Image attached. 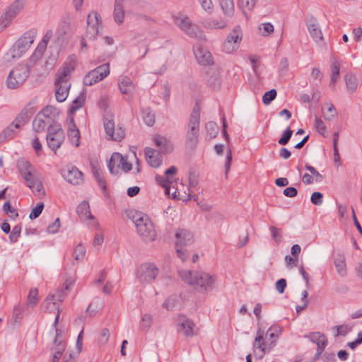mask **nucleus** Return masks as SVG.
<instances>
[{
	"mask_svg": "<svg viewBox=\"0 0 362 362\" xmlns=\"http://www.w3.org/2000/svg\"><path fill=\"white\" fill-rule=\"evenodd\" d=\"M132 219L136 229V233L146 243L153 242L156 239L157 233L155 226L148 215L135 211Z\"/></svg>",
	"mask_w": 362,
	"mask_h": 362,
	"instance_id": "obj_3",
	"label": "nucleus"
},
{
	"mask_svg": "<svg viewBox=\"0 0 362 362\" xmlns=\"http://www.w3.org/2000/svg\"><path fill=\"white\" fill-rule=\"evenodd\" d=\"M21 227L20 226H14L9 236L10 240L13 243L16 242L21 235Z\"/></svg>",
	"mask_w": 362,
	"mask_h": 362,
	"instance_id": "obj_63",
	"label": "nucleus"
},
{
	"mask_svg": "<svg viewBox=\"0 0 362 362\" xmlns=\"http://www.w3.org/2000/svg\"><path fill=\"white\" fill-rule=\"evenodd\" d=\"M31 108H23L13 122L0 133V144L13 139L32 115Z\"/></svg>",
	"mask_w": 362,
	"mask_h": 362,
	"instance_id": "obj_4",
	"label": "nucleus"
},
{
	"mask_svg": "<svg viewBox=\"0 0 362 362\" xmlns=\"http://www.w3.org/2000/svg\"><path fill=\"white\" fill-rule=\"evenodd\" d=\"M18 168L22 177L25 182L39 173L35 168L25 160H18Z\"/></svg>",
	"mask_w": 362,
	"mask_h": 362,
	"instance_id": "obj_25",
	"label": "nucleus"
},
{
	"mask_svg": "<svg viewBox=\"0 0 362 362\" xmlns=\"http://www.w3.org/2000/svg\"><path fill=\"white\" fill-rule=\"evenodd\" d=\"M102 307L103 303L99 299H95L88 305L87 312L90 315H95Z\"/></svg>",
	"mask_w": 362,
	"mask_h": 362,
	"instance_id": "obj_52",
	"label": "nucleus"
},
{
	"mask_svg": "<svg viewBox=\"0 0 362 362\" xmlns=\"http://www.w3.org/2000/svg\"><path fill=\"white\" fill-rule=\"evenodd\" d=\"M34 34L31 32L25 33L21 36L10 49V54L13 58L19 57L30 47L34 41Z\"/></svg>",
	"mask_w": 362,
	"mask_h": 362,
	"instance_id": "obj_12",
	"label": "nucleus"
},
{
	"mask_svg": "<svg viewBox=\"0 0 362 362\" xmlns=\"http://www.w3.org/2000/svg\"><path fill=\"white\" fill-rule=\"evenodd\" d=\"M332 75L331 80L329 83V86L332 88H334L335 86V83L339 78L340 73V66L338 62H334L332 63Z\"/></svg>",
	"mask_w": 362,
	"mask_h": 362,
	"instance_id": "obj_42",
	"label": "nucleus"
},
{
	"mask_svg": "<svg viewBox=\"0 0 362 362\" xmlns=\"http://www.w3.org/2000/svg\"><path fill=\"white\" fill-rule=\"evenodd\" d=\"M99 31L98 24H88L86 32V37L88 39H94Z\"/></svg>",
	"mask_w": 362,
	"mask_h": 362,
	"instance_id": "obj_50",
	"label": "nucleus"
},
{
	"mask_svg": "<svg viewBox=\"0 0 362 362\" xmlns=\"http://www.w3.org/2000/svg\"><path fill=\"white\" fill-rule=\"evenodd\" d=\"M92 171L100 187L104 190L106 188L105 181L103 176L100 168L97 163H92Z\"/></svg>",
	"mask_w": 362,
	"mask_h": 362,
	"instance_id": "obj_40",
	"label": "nucleus"
},
{
	"mask_svg": "<svg viewBox=\"0 0 362 362\" xmlns=\"http://www.w3.org/2000/svg\"><path fill=\"white\" fill-rule=\"evenodd\" d=\"M345 83L347 88L351 91H354L357 88V79L356 77L351 74H347L344 77Z\"/></svg>",
	"mask_w": 362,
	"mask_h": 362,
	"instance_id": "obj_47",
	"label": "nucleus"
},
{
	"mask_svg": "<svg viewBox=\"0 0 362 362\" xmlns=\"http://www.w3.org/2000/svg\"><path fill=\"white\" fill-rule=\"evenodd\" d=\"M305 169L308 170L314 177V180L316 182H321L322 180V175L313 166L310 165H305Z\"/></svg>",
	"mask_w": 362,
	"mask_h": 362,
	"instance_id": "obj_61",
	"label": "nucleus"
},
{
	"mask_svg": "<svg viewBox=\"0 0 362 362\" xmlns=\"http://www.w3.org/2000/svg\"><path fill=\"white\" fill-rule=\"evenodd\" d=\"M84 103V97L83 95H80L77 97L73 102L70 107V111L73 112L74 111L77 110L80 107H82V105Z\"/></svg>",
	"mask_w": 362,
	"mask_h": 362,
	"instance_id": "obj_57",
	"label": "nucleus"
},
{
	"mask_svg": "<svg viewBox=\"0 0 362 362\" xmlns=\"http://www.w3.org/2000/svg\"><path fill=\"white\" fill-rule=\"evenodd\" d=\"M118 88L122 94L132 95L136 90L133 81L128 76H123L118 79Z\"/></svg>",
	"mask_w": 362,
	"mask_h": 362,
	"instance_id": "obj_28",
	"label": "nucleus"
},
{
	"mask_svg": "<svg viewBox=\"0 0 362 362\" xmlns=\"http://www.w3.org/2000/svg\"><path fill=\"white\" fill-rule=\"evenodd\" d=\"M293 134V131L288 127L283 133L282 136L278 141L280 145H286L290 140Z\"/></svg>",
	"mask_w": 362,
	"mask_h": 362,
	"instance_id": "obj_55",
	"label": "nucleus"
},
{
	"mask_svg": "<svg viewBox=\"0 0 362 362\" xmlns=\"http://www.w3.org/2000/svg\"><path fill=\"white\" fill-rule=\"evenodd\" d=\"M43 209H44V204L43 203L38 204L36 206H35L32 209V211L30 214V216H29L30 218V219L37 218L42 213Z\"/></svg>",
	"mask_w": 362,
	"mask_h": 362,
	"instance_id": "obj_58",
	"label": "nucleus"
},
{
	"mask_svg": "<svg viewBox=\"0 0 362 362\" xmlns=\"http://www.w3.org/2000/svg\"><path fill=\"white\" fill-rule=\"evenodd\" d=\"M50 124L49 120L45 119L42 115L38 113L33 122V129L35 132H42Z\"/></svg>",
	"mask_w": 362,
	"mask_h": 362,
	"instance_id": "obj_32",
	"label": "nucleus"
},
{
	"mask_svg": "<svg viewBox=\"0 0 362 362\" xmlns=\"http://www.w3.org/2000/svg\"><path fill=\"white\" fill-rule=\"evenodd\" d=\"M144 154L147 163L153 168H158L162 164L161 153L158 151L147 147L144 150Z\"/></svg>",
	"mask_w": 362,
	"mask_h": 362,
	"instance_id": "obj_26",
	"label": "nucleus"
},
{
	"mask_svg": "<svg viewBox=\"0 0 362 362\" xmlns=\"http://www.w3.org/2000/svg\"><path fill=\"white\" fill-rule=\"evenodd\" d=\"M23 5L24 2L23 0H16L8 7L6 11L1 16V20L2 21H11L23 8Z\"/></svg>",
	"mask_w": 362,
	"mask_h": 362,
	"instance_id": "obj_27",
	"label": "nucleus"
},
{
	"mask_svg": "<svg viewBox=\"0 0 362 362\" xmlns=\"http://www.w3.org/2000/svg\"><path fill=\"white\" fill-rule=\"evenodd\" d=\"M243 38V33L239 25L235 26L232 31L227 36L223 45L224 52L230 54L238 49Z\"/></svg>",
	"mask_w": 362,
	"mask_h": 362,
	"instance_id": "obj_11",
	"label": "nucleus"
},
{
	"mask_svg": "<svg viewBox=\"0 0 362 362\" xmlns=\"http://www.w3.org/2000/svg\"><path fill=\"white\" fill-rule=\"evenodd\" d=\"M39 113L45 117L46 119H48L49 122H51L54 118L59 115V110L52 105H47Z\"/></svg>",
	"mask_w": 362,
	"mask_h": 362,
	"instance_id": "obj_37",
	"label": "nucleus"
},
{
	"mask_svg": "<svg viewBox=\"0 0 362 362\" xmlns=\"http://www.w3.org/2000/svg\"><path fill=\"white\" fill-rule=\"evenodd\" d=\"M305 337L317 344V351L320 354L322 352L327 344L326 337L322 334L314 332L305 336Z\"/></svg>",
	"mask_w": 362,
	"mask_h": 362,
	"instance_id": "obj_31",
	"label": "nucleus"
},
{
	"mask_svg": "<svg viewBox=\"0 0 362 362\" xmlns=\"http://www.w3.org/2000/svg\"><path fill=\"white\" fill-rule=\"evenodd\" d=\"M104 128L109 139L119 141L124 137V129L119 125L115 127L112 115L105 116L104 119Z\"/></svg>",
	"mask_w": 362,
	"mask_h": 362,
	"instance_id": "obj_13",
	"label": "nucleus"
},
{
	"mask_svg": "<svg viewBox=\"0 0 362 362\" xmlns=\"http://www.w3.org/2000/svg\"><path fill=\"white\" fill-rule=\"evenodd\" d=\"M110 330L107 328H103L99 335L98 341L101 346L106 344L110 338Z\"/></svg>",
	"mask_w": 362,
	"mask_h": 362,
	"instance_id": "obj_53",
	"label": "nucleus"
},
{
	"mask_svg": "<svg viewBox=\"0 0 362 362\" xmlns=\"http://www.w3.org/2000/svg\"><path fill=\"white\" fill-rule=\"evenodd\" d=\"M144 122L148 126L151 127L155 123V115L149 108L142 110Z\"/></svg>",
	"mask_w": 362,
	"mask_h": 362,
	"instance_id": "obj_46",
	"label": "nucleus"
},
{
	"mask_svg": "<svg viewBox=\"0 0 362 362\" xmlns=\"http://www.w3.org/2000/svg\"><path fill=\"white\" fill-rule=\"evenodd\" d=\"M311 202L316 205L320 206L323 202V195L321 192H315L312 194L310 197Z\"/></svg>",
	"mask_w": 362,
	"mask_h": 362,
	"instance_id": "obj_60",
	"label": "nucleus"
},
{
	"mask_svg": "<svg viewBox=\"0 0 362 362\" xmlns=\"http://www.w3.org/2000/svg\"><path fill=\"white\" fill-rule=\"evenodd\" d=\"M177 330L187 337H192L197 333L195 324L185 316L179 317Z\"/></svg>",
	"mask_w": 362,
	"mask_h": 362,
	"instance_id": "obj_18",
	"label": "nucleus"
},
{
	"mask_svg": "<svg viewBox=\"0 0 362 362\" xmlns=\"http://www.w3.org/2000/svg\"><path fill=\"white\" fill-rule=\"evenodd\" d=\"M54 294H49L43 303L42 304V308L43 312L47 313L49 314H55V320L53 324V326L56 327L60 315V303L55 300ZM57 336H58V329L55 328Z\"/></svg>",
	"mask_w": 362,
	"mask_h": 362,
	"instance_id": "obj_15",
	"label": "nucleus"
},
{
	"mask_svg": "<svg viewBox=\"0 0 362 362\" xmlns=\"http://www.w3.org/2000/svg\"><path fill=\"white\" fill-rule=\"evenodd\" d=\"M38 300H39V297H38L37 289L35 288H31L29 291V293H28V296L27 298V301H26L27 306L33 308L37 304Z\"/></svg>",
	"mask_w": 362,
	"mask_h": 362,
	"instance_id": "obj_43",
	"label": "nucleus"
},
{
	"mask_svg": "<svg viewBox=\"0 0 362 362\" xmlns=\"http://www.w3.org/2000/svg\"><path fill=\"white\" fill-rule=\"evenodd\" d=\"M194 54L197 62L201 65L207 66L213 63L211 52L201 45H197L194 47Z\"/></svg>",
	"mask_w": 362,
	"mask_h": 362,
	"instance_id": "obj_22",
	"label": "nucleus"
},
{
	"mask_svg": "<svg viewBox=\"0 0 362 362\" xmlns=\"http://www.w3.org/2000/svg\"><path fill=\"white\" fill-rule=\"evenodd\" d=\"M64 139V132L59 126L56 125L49 128L47 135V143L50 149L56 151L60 148Z\"/></svg>",
	"mask_w": 362,
	"mask_h": 362,
	"instance_id": "obj_14",
	"label": "nucleus"
},
{
	"mask_svg": "<svg viewBox=\"0 0 362 362\" xmlns=\"http://www.w3.org/2000/svg\"><path fill=\"white\" fill-rule=\"evenodd\" d=\"M76 211L79 216L86 220V219H93V216H92L90 206L87 202H81L77 207Z\"/></svg>",
	"mask_w": 362,
	"mask_h": 362,
	"instance_id": "obj_36",
	"label": "nucleus"
},
{
	"mask_svg": "<svg viewBox=\"0 0 362 362\" xmlns=\"http://www.w3.org/2000/svg\"><path fill=\"white\" fill-rule=\"evenodd\" d=\"M334 263L337 273L341 276H344L346 273L345 257L341 254L337 255L334 258Z\"/></svg>",
	"mask_w": 362,
	"mask_h": 362,
	"instance_id": "obj_34",
	"label": "nucleus"
},
{
	"mask_svg": "<svg viewBox=\"0 0 362 362\" xmlns=\"http://www.w3.org/2000/svg\"><path fill=\"white\" fill-rule=\"evenodd\" d=\"M276 91L274 89H272L267 92H266L263 97H262V101L264 104L269 105L270 103L276 98Z\"/></svg>",
	"mask_w": 362,
	"mask_h": 362,
	"instance_id": "obj_54",
	"label": "nucleus"
},
{
	"mask_svg": "<svg viewBox=\"0 0 362 362\" xmlns=\"http://www.w3.org/2000/svg\"><path fill=\"white\" fill-rule=\"evenodd\" d=\"M180 29L191 37L205 40L204 31L198 24H179Z\"/></svg>",
	"mask_w": 362,
	"mask_h": 362,
	"instance_id": "obj_24",
	"label": "nucleus"
},
{
	"mask_svg": "<svg viewBox=\"0 0 362 362\" xmlns=\"http://www.w3.org/2000/svg\"><path fill=\"white\" fill-rule=\"evenodd\" d=\"M76 65V58L75 56H71L64 62L62 67L59 69L56 75L55 81V97L58 102H64L69 94L71 86L69 78L71 73L74 71Z\"/></svg>",
	"mask_w": 362,
	"mask_h": 362,
	"instance_id": "obj_2",
	"label": "nucleus"
},
{
	"mask_svg": "<svg viewBox=\"0 0 362 362\" xmlns=\"http://www.w3.org/2000/svg\"><path fill=\"white\" fill-rule=\"evenodd\" d=\"M194 241L193 234L188 230L179 228L175 233L176 247H184L191 245Z\"/></svg>",
	"mask_w": 362,
	"mask_h": 362,
	"instance_id": "obj_23",
	"label": "nucleus"
},
{
	"mask_svg": "<svg viewBox=\"0 0 362 362\" xmlns=\"http://www.w3.org/2000/svg\"><path fill=\"white\" fill-rule=\"evenodd\" d=\"M254 352L259 358H262L268 348V341H265L264 332L262 328L257 331L256 337L253 343Z\"/></svg>",
	"mask_w": 362,
	"mask_h": 362,
	"instance_id": "obj_17",
	"label": "nucleus"
},
{
	"mask_svg": "<svg viewBox=\"0 0 362 362\" xmlns=\"http://www.w3.org/2000/svg\"><path fill=\"white\" fill-rule=\"evenodd\" d=\"M179 276L185 284L201 292L214 290L217 281L216 275L200 270L182 269Z\"/></svg>",
	"mask_w": 362,
	"mask_h": 362,
	"instance_id": "obj_1",
	"label": "nucleus"
},
{
	"mask_svg": "<svg viewBox=\"0 0 362 362\" xmlns=\"http://www.w3.org/2000/svg\"><path fill=\"white\" fill-rule=\"evenodd\" d=\"M308 30L313 39L317 42L323 40L322 30L319 24H308Z\"/></svg>",
	"mask_w": 362,
	"mask_h": 362,
	"instance_id": "obj_38",
	"label": "nucleus"
},
{
	"mask_svg": "<svg viewBox=\"0 0 362 362\" xmlns=\"http://www.w3.org/2000/svg\"><path fill=\"white\" fill-rule=\"evenodd\" d=\"M123 0H115L113 12L115 23H123L124 12L122 6Z\"/></svg>",
	"mask_w": 362,
	"mask_h": 362,
	"instance_id": "obj_35",
	"label": "nucleus"
},
{
	"mask_svg": "<svg viewBox=\"0 0 362 362\" xmlns=\"http://www.w3.org/2000/svg\"><path fill=\"white\" fill-rule=\"evenodd\" d=\"M281 332V328L278 326H272L267 329L264 338L267 339L269 349L274 346Z\"/></svg>",
	"mask_w": 362,
	"mask_h": 362,
	"instance_id": "obj_30",
	"label": "nucleus"
},
{
	"mask_svg": "<svg viewBox=\"0 0 362 362\" xmlns=\"http://www.w3.org/2000/svg\"><path fill=\"white\" fill-rule=\"evenodd\" d=\"M61 227L60 219L57 218L54 222L50 223L47 227V232L51 234L57 233Z\"/></svg>",
	"mask_w": 362,
	"mask_h": 362,
	"instance_id": "obj_56",
	"label": "nucleus"
},
{
	"mask_svg": "<svg viewBox=\"0 0 362 362\" xmlns=\"http://www.w3.org/2000/svg\"><path fill=\"white\" fill-rule=\"evenodd\" d=\"M274 32L273 24H258L257 33L262 36H268Z\"/></svg>",
	"mask_w": 362,
	"mask_h": 362,
	"instance_id": "obj_49",
	"label": "nucleus"
},
{
	"mask_svg": "<svg viewBox=\"0 0 362 362\" xmlns=\"http://www.w3.org/2000/svg\"><path fill=\"white\" fill-rule=\"evenodd\" d=\"M110 74V64H103L88 72L83 77V84L92 86L106 78Z\"/></svg>",
	"mask_w": 362,
	"mask_h": 362,
	"instance_id": "obj_9",
	"label": "nucleus"
},
{
	"mask_svg": "<svg viewBox=\"0 0 362 362\" xmlns=\"http://www.w3.org/2000/svg\"><path fill=\"white\" fill-rule=\"evenodd\" d=\"M52 33L51 31L47 32L43 37V39L37 47L39 52H42L45 49L48 42L51 39Z\"/></svg>",
	"mask_w": 362,
	"mask_h": 362,
	"instance_id": "obj_62",
	"label": "nucleus"
},
{
	"mask_svg": "<svg viewBox=\"0 0 362 362\" xmlns=\"http://www.w3.org/2000/svg\"><path fill=\"white\" fill-rule=\"evenodd\" d=\"M322 114L326 120H331L337 117V112L332 103H327L322 108Z\"/></svg>",
	"mask_w": 362,
	"mask_h": 362,
	"instance_id": "obj_39",
	"label": "nucleus"
},
{
	"mask_svg": "<svg viewBox=\"0 0 362 362\" xmlns=\"http://www.w3.org/2000/svg\"><path fill=\"white\" fill-rule=\"evenodd\" d=\"M75 283L74 277H69L64 281L62 288H57L55 292L53 293L55 295V300H57L60 303L64 300L66 293L65 291L69 290Z\"/></svg>",
	"mask_w": 362,
	"mask_h": 362,
	"instance_id": "obj_29",
	"label": "nucleus"
},
{
	"mask_svg": "<svg viewBox=\"0 0 362 362\" xmlns=\"http://www.w3.org/2000/svg\"><path fill=\"white\" fill-rule=\"evenodd\" d=\"M315 127L317 131L320 134H325V132L326 131L325 125L323 121L317 117H316L315 119Z\"/></svg>",
	"mask_w": 362,
	"mask_h": 362,
	"instance_id": "obj_64",
	"label": "nucleus"
},
{
	"mask_svg": "<svg viewBox=\"0 0 362 362\" xmlns=\"http://www.w3.org/2000/svg\"><path fill=\"white\" fill-rule=\"evenodd\" d=\"M156 182L161 185L165 189V193L168 197H172L173 198H177L182 201H187L190 199V190L189 188H187L188 193L185 192L183 194H181L180 191L177 189H175V187H171V182L169 178H165V176L162 175H156Z\"/></svg>",
	"mask_w": 362,
	"mask_h": 362,
	"instance_id": "obj_10",
	"label": "nucleus"
},
{
	"mask_svg": "<svg viewBox=\"0 0 362 362\" xmlns=\"http://www.w3.org/2000/svg\"><path fill=\"white\" fill-rule=\"evenodd\" d=\"M199 112L194 110L191 114L185 134V144L188 148L194 149L199 142Z\"/></svg>",
	"mask_w": 362,
	"mask_h": 362,
	"instance_id": "obj_5",
	"label": "nucleus"
},
{
	"mask_svg": "<svg viewBox=\"0 0 362 362\" xmlns=\"http://www.w3.org/2000/svg\"><path fill=\"white\" fill-rule=\"evenodd\" d=\"M86 255V247L82 243L77 244L73 250L72 257L74 259V264H79L82 262Z\"/></svg>",
	"mask_w": 362,
	"mask_h": 362,
	"instance_id": "obj_33",
	"label": "nucleus"
},
{
	"mask_svg": "<svg viewBox=\"0 0 362 362\" xmlns=\"http://www.w3.org/2000/svg\"><path fill=\"white\" fill-rule=\"evenodd\" d=\"M153 144L159 149V152L168 154L174 150V144L171 139L161 134H153L151 138Z\"/></svg>",
	"mask_w": 362,
	"mask_h": 362,
	"instance_id": "obj_16",
	"label": "nucleus"
},
{
	"mask_svg": "<svg viewBox=\"0 0 362 362\" xmlns=\"http://www.w3.org/2000/svg\"><path fill=\"white\" fill-rule=\"evenodd\" d=\"M158 267L152 263H144L140 265L136 272V281L143 286L153 282L158 274Z\"/></svg>",
	"mask_w": 362,
	"mask_h": 362,
	"instance_id": "obj_7",
	"label": "nucleus"
},
{
	"mask_svg": "<svg viewBox=\"0 0 362 362\" xmlns=\"http://www.w3.org/2000/svg\"><path fill=\"white\" fill-rule=\"evenodd\" d=\"M54 344L56 347L54 348L51 362H58L65 350V344L62 341H60L58 342V339H56Z\"/></svg>",
	"mask_w": 362,
	"mask_h": 362,
	"instance_id": "obj_41",
	"label": "nucleus"
},
{
	"mask_svg": "<svg viewBox=\"0 0 362 362\" xmlns=\"http://www.w3.org/2000/svg\"><path fill=\"white\" fill-rule=\"evenodd\" d=\"M29 76V68L25 64H18L9 72L6 86L8 89H17L22 86Z\"/></svg>",
	"mask_w": 362,
	"mask_h": 362,
	"instance_id": "obj_6",
	"label": "nucleus"
},
{
	"mask_svg": "<svg viewBox=\"0 0 362 362\" xmlns=\"http://www.w3.org/2000/svg\"><path fill=\"white\" fill-rule=\"evenodd\" d=\"M202 8L208 13H211L214 10V5L211 0H198Z\"/></svg>",
	"mask_w": 362,
	"mask_h": 362,
	"instance_id": "obj_59",
	"label": "nucleus"
},
{
	"mask_svg": "<svg viewBox=\"0 0 362 362\" xmlns=\"http://www.w3.org/2000/svg\"><path fill=\"white\" fill-rule=\"evenodd\" d=\"M108 168L112 175H117L121 171L128 173L132 169V164L127 160V158L123 156L120 153L112 154Z\"/></svg>",
	"mask_w": 362,
	"mask_h": 362,
	"instance_id": "obj_8",
	"label": "nucleus"
},
{
	"mask_svg": "<svg viewBox=\"0 0 362 362\" xmlns=\"http://www.w3.org/2000/svg\"><path fill=\"white\" fill-rule=\"evenodd\" d=\"M63 177L72 185H80L83 182L82 173L75 166L69 165L62 170Z\"/></svg>",
	"mask_w": 362,
	"mask_h": 362,
	"instance_id": "obj_19",
	"label": "nucleus"
},
{
	"mask_svg": "<svg viewBox=\"0 0 362 362\" xmlns=\"http://www.w3.org/2000/svg\"><path fill=\"white\" fill-rule=\"evenodd\" d=\"M153 322V317L149 314H144L141 317L140 322V327L142 330H146L149 329Z\"/></svg>",
	"mask_w": 362,
	"mask_h": 362,
	"instance_id": "obj_51",
	"label": "nucleus"
},
{
	"mask_svg": "<svg viewBox=\"0 0 362 362\" xmlns=\"http://www.w3.org/2000/svg\"><path fill=\"white\" fill-rule=\"evenodd\" d=\"M257 0H240V6L243 9V13L245 15L247 21L250 20L245 9L252 11L255 7Z\"/></svg>",
	"mask_w": 362,
	"mask_h": 362,
	"instance_id": "obj_48",
	"label": "nucleus"
},
{
	"mask_svg": "<svg viewBox=\"0 0 362 362\" xmlns=\"http://www.w3.org/2000/svg\"><path fill=\"white\" fill-rule=\"evenodd\" d=\"M27 186L32 190L34 194L39 198L45 195V189L42 184V177L40 173L26 181Z\"/></svg>",
	"mask_w": 362,
	"mask_h": 362,
	"instance_id": "obj_21",
	"label": "nucleus"
},
{
	"mask_svg": "<svg viewBox=\"0 0 362 362\" xmlns=\"http://www.w3.org/2000/svg\"><path fill=\"white\" fill-rule=\"evenodd\" d=\"M206 131L207 136L211 139L216 136L218 133L219 128L216 123L209 122L206 124Z\"/></svg>",
	"mask_w": 362,
	"mask_h": 362,
	"instance_id": "obj_45",
	"label": "nucleus"
},
{
	"mask_svg": "<svg viewBox=\"0 0 362 362\" xmlns=\"http://www.w3.org/2000/svg\"><path fill=\"white\" fill-rule=\"evenodd\" d=\"M66 129L69 140L75 147H78L80 145L81 134L71 116H69L66 120Z\"/></svg>",
	"mask_w": 362,
	"mask_h": 362,
	"instance_id": "obj_20",
	"label": "nucleus"
},
{
	"mask_svg": "<svg viewBox=\"0 0 362 362\" xmlns=\"http://www.w3.org/2000/svg\"><path fill=\"white\" fill-rule=\"evenodd\" d=\"M220 5L225 15L230 16L233 14L234 4L233 0H220Z\"/></svg>",
	"mask_w": 362,
	"mask_h": 362,
	"instance_id": "obj_44",
	"label": "nucleus"
}]
</instances>
